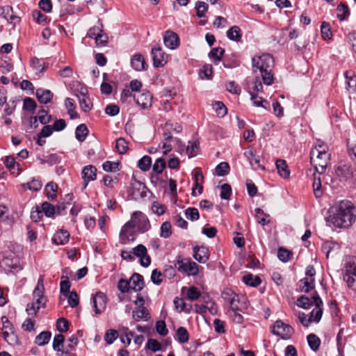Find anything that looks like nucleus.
Here are the masks:
<instances>
[{
    "label": "nucleus",
    "instance_id": "nucleus-1",
    "mask_svg": "<svg viewBox=\"0 0 356 356\" xmlns=\"http://www.w3.org/2000/svg\"><path fill=\"white\" fill-rule=\"evenodd\" d=\"M327 222L338 228L346 229L356 220V208L349 200H342L331 208Z\"/></svg>",
    "mask_w": 356,
    "mask_h": 356
},
{
    "label": "nucleus",
    "instance_id": "nucleus-2",
    "mask_svg": "<svg viewBox=\"0 0 356 356\" xmlns=\"http://www.w3.org/2000/svg\"><path fill=\"white\" fill-rule=\"evenodd\" d=\"M252 70L257 73L259 70L261 76L263 83L265 85L270 86L273 83V74L272 68L274 65L273 56L269 54H264L261 56L252 58Z\"/></svg>",
    "mask_w": 356,
    "mask_h": 356
},
{
    "label": "nucleus",
    "instance_id": "nucleus-3",
    "mask_svg": "<svg viewBox=\"0 0 356 356\" xmlns=\"http://www.w3.org/2000/svg\"><path fill=\"white\" fill-rule=\"evenodd\" d=\"M343 279L350 289H354L356 280V257L346 258L343 269Z\"/></svg>",
    "mask_w": 356,
    "mask_h": 356
},
{
    "label": "nucleus",
    "instance_id": "nucleus-4",
    "mask_svg": "<svg viewBox=\"0 0 356 356\" xmlns=\"http://www.w3.org/2000/svg\"><path fill=\"white\" fill-rule=\"evenodd\" d=\"M175 268H177L179 272L186 273L189 276H195L199 273L198 265L195 261H193L190 258L183 259L181 256L177 257Z\"/></svg>",
    "mask_w": 356,
    "mask_h": 356
},
{
    "label": "nucleus",
    "instance_id": "nucleus-5",
    "mask_svg": "<svg viewBox=\"0 0 356 356\" xmlns=\"http://www.w3.org/2000/svg\"><path fill=\"white\" fill-rule=\"evenodd\" d=\"M272 332L283 339H289L293 334L294 330L290 325L285 324L281 320H277L272 327Z\"/></svg>",
    "mask_w": 356,
    "mask_h": 356
},
{
    "label": "nucleus",
    "instance_id": "nucleus-6",
    "mask_svg": "<svg viewBox=\"0 0 356 356\" xmlns=\"http://www.w3.org/2000/svg\"><path fill=\"white\" fill-rule=\"evenodd\" d=\"M129 195L135 200L144 198L147 196V187L142 182L134 179L131 183Z\"/></svg>",
    "mask_w": 356,
    "mask_h": 356
},
{
    "label": "nucleus",
    "instance_id": "nucleus-7",
    "mask_svg": "<svg viewBox=\"0 0 356 356\" xmlns=\"http://www.w3.org/2000/svg\"><path fill=\"white\" fill-rule=\"evenodd\" d=\"M151 54L154 67H161L167 63L168 55L163 51L161 47L154 46L152 47Z\"/></svg>",
    "mask_w": 356,
    "mask_h": 356
},
{
    "label": "nucleus",
    "instance_id": "nucleus-8",
    "mask_svg": "<svg viewBox=\"0 0 356 356\" xmlns=\"http://www.w3.org/2000/svg\"><path fill=\"white\" fill-rule=\"evenodd\" d=\"M312 299L314 302L315 308H314L311 312L309 318L312 322L318 323L323 315L322 307L323 303L317 292H315L312 296Z\"/></svg>",
    "mask_w": 356,
    "mask_h": 356
},
{
    "label": "nucleus",
    "instance_id": "nucleus-9",
    "mask_svg": "<svg viewBox=\"0 0 356 356\" xmlns=\"http://www.w3.org/2000/svg\"><path fill=\"white\" fill-rule=\"evenodd\" d=\"M107 298L103 292L98 291L92 298V304L96 314H100L106 308Z\"/></svg>",
    "mask_w": 356,
    "mask_h": 356
},
{
    "label": "nucleus",
    "instance_id": "nucleus-10",
    "mask_svg": "<svg viewBox=\"0 0 356 356\" xmlns=\"http://www.w3.org/2000/svg\"><path fill=\"white\" fill-rule=\"evenodd\" d=\"M44 280L43 277L40 276L38 280L37 285L33 291V296L36 302L38 305H41L42 307H45L46 306V298L44 297Z\"/></svg>",
    "mask_w": 356,
    "mask_h": 356
},
{
    "label": "nucleus",
    "instance_id": "nucleus-11",
    "mask_svg": "<svg viewBox=\"0 0 356 356\" xmlns=\"http://www.w3.org/2000/svg\"><path fill=\"white\" fill-rule=\"evenodd\" d=\"M244 156L254 170L259 168L264 170V167L260 163L259 156L257 155L256 151L252 147L248 148L244 152Z\"/></svg>",
    "mask_w": 356,
    "mask_h": 356
},
{
    "label": "nucleus",
    "instance_id": "nucleus-12",
    "mask_svg": "<svg viewBox=\"0 0 356 356\" xmlns=\"http://www.w3.org/2000/svg\"><path fill=\"white\" fill-rule=\"evenodd\" d=\"M132 218H136L137 220L136 226L138 230L141 232L144 233L149 229V221L147 216L141 211H134L132 213Z\"/></svg>",
    "mask_w": 356,
    "mask_h": 356
},
{
    "label": "nucleus",
    "instance_id": "nucleus-13",
    "mask_svg": "<svg viewBox=\"0 0 356 356\" xmlns=\"http://www.w3.org/2000/svg\"><path fill=\"white\" fill-rule=\"evenodd\" d=\"M222 298L230 305L231 310H238V296L232 289H227L222 293Z\"/></svg>",
    "mask_w": 356,
    "mask_h": 356
},
{
    "label": "nucleus",
    "instance_id": "nucleus-14",
    "mask_svg": "<svg viewBox=\"0 0 356 356\" xmlns=\"http://www.w3.org/2000/svg\"><path fill=\"white\" fill-rule=\"evenodd\" d=\"M136 103L141 106L142 108L145 109L151 107L152 103V95L149 91H145L141 93L134 95Z\"/></svg>",
    "mask_w": 356,
    "mask_h": 356
},
{
    "label": "nucleus",
    "instance_id": "nucleus-15",
    "mask_svg": "<svg viewBox=\"0 0 356 356\" xmlns=\"http://www.w3.org/2000/svg\"><path fill=\"white\" fill-rule=\"evenodd\" d=\"M193 257L199 263L205 264L209 258V250L203 246L195 245L193 248Z\"/></svg>",
    "mask_w": 356,
    "mask_h": 356
},
{
    "label": "nucleus",
    "instance_id": "nucleus-16",
    "mask_svg": "<svg viewBox=\"0 0 356 356\" xmlns=\"http://www.w3.org/2000/svg\"><path fill=\"white\" fill-rule=\"evenodd\" d=\"M163 42L169 49H175L179 45V38L178 35L171 31H167L163 37Z\"/></svg>",
    "mask_w": 356,
    "mask_h": 356
},
{
    "label": "nucleus",
    "instance_id": "nucleus-17",
    "mask_svg": "<svg viewBox=\"0 0 356 356\" xmlns=\"http://www.w3.org/2000/svg\"><path fill=\"white\" fill-rule=\"evenodd\" d=\"M136 219L132 218L127 222L121 229L120 233V242L122 244H127L130 241L129 238V236L127 235V232L129 229H134L135 227H136Z\"/></svg>",
    "mask_w": 356,
    "mask_h": 356
},
{
    "label": "nucleus",
    "instance_id": "nucleus-18",
    "mask_svg": "<svg viewBox=\"0 0 356 356\" xmlns=\"http://www.w3.org/2000/svg\"><path fill=\"white\" fill-rule=\"evenodd\" d=\"M131 289L136 292L140 291L145 286V282L143 277L137 273H134L130 279Z\"/></svg>",
    "mask_w": 356,
    "mask_h": 356
},
{
    "label": "nucleus",
    "instance_id": "nucleus-19",
    "mask_svg": "<svg viewBox=\"0 0 356 356\" xmlns=\"http://www.w3.org/2000/svg\"><path fill=\"white\" fill-rule=\"evenodd\" d=\"M131 65L136 71L146 70L148 67L144 57L140 54H136L133 56L131 60Z\"/></svg>",
    "mask_w": 356,
    "mask_h": 356
},
{
    "label": "nucleus",
    "instance_id": "nucleus-20",
    "mask_svg": "<svg viewBox=\"0 0 356 356\" xmlns=\"http://www.w3.org/2000/svg\"><path fill=\"white\" fill-rule=\"evenodd\" d=\"M35 96L41 104H47L51 101L53 93L49 90L38 88L36 90Z\"/></svg>",
    "mask_w": 356,
    "mask_h": 356
},
{
    "label": "nucleus",
    "instance_id": "nucleus-21",
    "mask_svg": "<svg viewBox=\"0 0 356 356\" xmlns=\"http://www.w3.org/2000/svg\"><path fill=\"white\" fill-rule=\"evenodd\" d=\"M353 174V168L351 166L348 165H340L336 170V175L337 177L344 180H348L352 178Z\"/></svg>",
    "mask_w": 356,
    "mask_h": 356
},
{
    "label": "nucleus",
    "instance_id": "nucleus-22",
    "mask_svg": "<svg viewBox=\"0 0 356 356\" xmlns=\"http://www.w3.org/2000/svg\"><path fill=\"white\" fill-rule=\"evenodd\" d=\"M70 233L65 229H60L53 236V241L57 245H64L69 241Z\"/></svg>",
    "mask_w": 356,
    "mask_h": 356
},
{
    "label": "nucleus",
    "instance_id": "nucleus-23",
    "mask_svg": "<svg viewBox=\"0 0 356 356\" xmlns=\"http://www.w3.org/2000/svg\"><path fill=\"white\" fill-rule=\"evenodd\" d=\"M79 98V104L83 111L87 113L92 109V103L86 94L81 91L79 95H76Z\"/></svg>",
    "mask_w": 356,
    "mask_h": 356
},
{
    "label": "nucleus",
    "instance_id": "nucleus-24",
    "mask_svg": "<svg viewBox=\"0 0 356 356\" xmlns=\"http://www.w3.org/2000/svg\"><path fill=\"white\" fill-rule=\"evenodd\" d=\"M133 318L135 321H147L150 318L149 313L145 307H138L133 311Z\"/></svg>",
    "mask_w": 356,
    "mask_h": 356
},
{
    "label": "nucleus",
    "instance_id": "nucleus-25",
    "mask_svg": "<svg viewBox=\"0 0 356 356\" xmlns=\"http://www.w3.org/2000/svg\"><path fill=\"white\" fill-rule=\"evenodd\" d=\"M97 169L95 166L89 165L85 166L81 172L82 178L88 181H93L97 177Z\"/></svg>",
    "mask_w": 356,
    "mask_h": 356
},
{
    "label": "nucleus",
    "instance_id": "nucleus-26",
    "mask_svg": "<svg viewBox=\"0 0 356 356\" xmlns=\"http://www.w3.org/2000/svg\"><path fill=\"white\" fill-rule=\"evenodd\" d=\"M344 75L346 79V89L352 90L353 92L356 91V76L355 72L353 71H346Z\"/></svg>",
    "mask_w": 356,
    "mask_h": 356
},
{
    "label": "nucleus",
    "instance_id": "nucleus-27",
    "mask_svg": "<svg viewBox=\"0 0 356 356\" xmlns=\"http://www.w3.org/2000/svg\"><path fill=\"white\" fill-rule=\"evenodd\" d=\"M225 54V49L221 47H216L211 50L209 54V58L213 60V63L218 65L222 60Z\"/></svg>",
    "mask_w": 356,
    "mask_h": 356
},
{
    "label": "nucleus",
    "instance_id": "nucleus-28",
    "mask_svg": "<svg viewBox=\"0 0 356 356\" xmlns=\"http://www.w3.org/2000/svg\"><path fill=\"white\" fill-rule=\"evenodd\" d=\"M57 189L58 185L53 181H50L46 185V196L49 201H54L56 200Z\"/></svg>",
    "mask_w": 356,
    "mask_h": 356
},
{
    "label": "nucleus",
    "instance_id": "nucleus-29",
    "mask_svg": "<svg viewBox=\"0 0 356 356\" xmlns=\"http://www.w3.org/2000/svg\"><path fill=\"white\" fill-rule=\"evenodd\" d=\"M242 280L246 285L252 287L258 286L261 282V280L259 276H254L251 273L243 275Z\"/></svg>",
    "mask_w": 356,
    "mask_h": 356
},
{
    "label": "nucleus",
    "instance_id": "nucleus-30",
    "mask_svg": "<svg viewBox=\"0 0 356 356\" xmlns=\"http://www.w3.org/2000/svg\"><path fill=\"white\" fill-rule=\"evenodd\" d=\"M227 37L230 40L236 42L241 40L242 33L241 29L238 26H232L227 31Z\"/></svg>",
    "mask_w": 356,
    "mask_h": 356
},
{
    "label": "nucleus",
    "instance_id": "nucleus-31",
    "mask_svg": "<svg viewBox=\"0 0 356 356\" xmlns=\"http://www.w3.org/2000/svg\"><path fill=\"white\" fill-rule=\"evenodd\" d=\"M300 282L302 284V286H300L301 292L309 293L315 287L314 278L304 277L300 280Z\"/></svg>",
    "mask_w": 356,
    "mask_h": 356
},
{
    "label": "nucleus",
    "instance_id": "nucleus-32",
    "mask_svg": "<svg viewBox=\"0 0 356 356\" xmlns=\"http://www.w3.org/2000/svg\"><path fill=\"white\" fill-rule=\"evenodd\" d=\"M276 168L277 169L278 173L280 175L286 179L289 177L290 171L288 170V167L286 163L284 160L278 159L276 161Z\"/></svg>",
    "mask_w": 356,
    "mask_h": 356
},
{
    "label": "nucleus",
    "instance_id": "nucleus-33",
    "mask_svg": "<svg viewBox=\"0 0 356 356\" xmlns=\"http://www.w3.org/2000/svg\"><path fill=\"white\" fill-rule=\"evenodd\" d=\"M88 129L85 124H81L76 127L75 130V136L76 138L80 141L83 142L86 140V136L88 134Z\"/></svg>",
    "mask_w": 356,
    "mask_h": 356
},
{
    "label": "nucleus",
    "instance_id": "nucleus-34",
    "mask_svg": "<svg viewBox=\"0 0 356 356\" xmlns=\"http://www.w3.org/2000/svg\"><path fill=\"white\" fill-rule=\"evenodd\" d=\"M314 305V302L312 299V296L309 298L305 295H302L297 299V305L299 307L303 308L305 309H309Z\"/></svg>",
    "mask_w": 356,
    "mask_h": 356
},
{
    "label": "nucleus",
    "instance_id": "nucleus-35",
    "mask_svg": "<svg viewBox=\"0 0 356 356\" xmlns=\"http://www.w3.org/2000/svg\"><path fill=\"white\" fill-rule=\"evenodd\" d=\"M31 66L38 71V75L41 76L47 68L48 65H46L44 63H41L39 58L34 57L31 60Z\"/></svg>",
    "mask_w": 356,
    "mask_h": 356
},
{
    "label": "nucleus",
    "instance_id": "nucleus-36",
    "mask_svg": "<svg viewBox=\"0 0 356 356\" xmlns=\"http://www.w3.org/2000/svg\"><path fill=\"white\" fill-rule=\"evenodd\" d=\"M51 333L49 331L41 332L36 337L35 342L38 346H42L47 344L51 339Z\"/></svg>",
    "mask_w": 356,
    "mask_h": 356
},
{
    "label": "nucleus",
    "instance_id": "nucleus-37",
    "mask_svg": "<svg viewBox=\"0 0 356 356\" xmlns=\"http://www.w3.org/2000/svg\"><path fill=\"white\" fill-rule=\"evenodd\" d=\"M307 343L309 348L314 352L319 349L321 345V339L314 334H309L307 337Z\"/></svg>",
    "mask_w": 356,
    "mask_h": 356
},
{
    "label": "nucleus",
    "instance_id": "nucleus-38",
    "mask_svg": "<svg viewBox=\"0 0 356 356\" xmlns=\"http://www.w3.org/2000/svg\"><path fill=\"white\" fill-rule=\"evenodd\" d=\"M254 211L255 218H257V221L259 224L264 226L270 222V220H267V218L269 217V215L264 213L261 209L257 208L255 209Z\"/></svg>",
    "mask_w": 356,
    "mask_h": 356
},
{
    "label": "nucleus",
    "instance_id": "nucleus-39",
    "mask_svg": "<svg viewBox=\"0 0 356 356\" xmlns=\"http://www.w3.org/2000/svg\"><path fill=\"white\" fill-rule=\"evenodd\" d=\"M64 340L65 337L62 334H56L52 344L54 350L62 353V350H64Z\"/></svg>",
    "mask_w": 356,
    "mask_h": 356
},
{
    "label": "nucleus",
    "instance_id": "nucleus-40",
    "mask_svg": "<svg viewBox=\"0 0 356 356\" xmlns=\"http://www.w3.org/2000/svg\"><path fill=\"white\" fill-rule=\"evenodd\" d=\"M311 163H313L314 156H316L317 160H323V159H330V154H327V152L325 151V147L323 149H318L317 148H314L311 151Z\"/></svg>",
    "mask_w": 356,
    "mask_h": 356
},
{
    "label": "nucleus",
    "instance_id": "nucleus-41",
    "mask_svg": "<svg viewBox=\"0 0 356 356\" xmlns=\"http://www.w3.org/2000/svg\"><path fill=\"white\" fill-rule=\"evenodd\" d=\"M2 337L9 345L15 346L18 343L17 337L13 331L9 332L8 330H3Z\"/></svg>",
    "mask_w": 356,
    "mask_h": 356
},
{
    "label": "nucleus",
    "instance_id": "nucleus-42",
    "mask_svg": "<svg viewBox=\"0 0 356 356\" xmlns=\"http://www.w3.org/2000/svg\"><path fill=\"white\" fill-rule=\"evenodd\" d=\"M42 211L48 218H54L56 214V207L48 202L42 204Z\"/></svg>",
    "mask_w": 356,
    "mask_h": 356
},
{
    "label": "nucleus",
    "instance_id": "nucleus-43",
    "mask_svg": "<svg viewBox=\"0 0 356 356\" xmlns=\"http://www.w3.org/2000/svg\"><path fill=\"white\" fill-rule=\"evenodd\" d=\"M152 164V159L149 156H143L138 163V167L143 172H146L149 170Z\"/></svg>",
    "mask_w": 356,
    "mask_h": 356
},
{
    "label": "nucleus",
    "instance_id": "nucleus-44",
    "mask_svg": "<svg viewBox=\"0 0 356 356\" xmlns=\"http://www.w3.org/2000/svg\"><path fill=\"white\" fill-rule=\"evenodd\" d=\"M62 156L59 154H51L45 159L41 160L42 163H48L51 165L60 163Z\"/></svg>",
    "mask_w": 356,
    "mask_h": 356
},
{
    "label": "nucleus",
    "instance_id": "nucleus-45",
    "mask_svg": "<svg viewBox=\"0 0 356 356\" xmlns=\"http://www.w3.org/2000/svg\"><path fill=\"white\" fill-rule=\"evenodd\" d=\"M329 159H323V160H314L313 159V163L314 165V168L316 169V171L319 174L321 175L324 173L325 171V169L327 168V161Z\"/></svg>",
    "mask_w": 356,
    "mask_h": 356
},
{
    "label": "nucleus",
    "instance_id": "nucleus-46",
    "mask_svg": "<svg viewBox=\"0 0 356 356\" xmlns=\"http://www.w3.org/2000/svg\"><path fill=\"white\" fill-rule=\"evenodd\" d=\"M292 257V252L284 248H280L277 251V257L282 262L289 261Z\"/></svg>",
    "mask_w": 356,
    "mask_h": 356
},
{
    "label": "nucleus",
    "instance_id": "nucleus-47",
    "mask_svg": "<svg viewBox=\"0 0 356 356\" xmlns=\"http://www.w3.org/2000/svg\"><path fill=\"white\" fill-rule=\"evenodd\" d=\"M177 340L181 343H186L188 341L189 335L187 330L184 327H179L177 330Z\"/></svg>",
    "mask_w": 356,
    "mask_h": 356
},
{
    "label": "nucleus",
    "instance_id": "nucleus-48",
    "mask_svg": "<svg viewBox=\"0 0 356 356\" xmlns=\"http://www.w3.org/2000/svg\"><path fill=\"white\" fill-rule=\"evenodd\" d=\"M314 193L316 198H319L323 195V191L321 190V180L320 177H316L314 175V179L313 182Z\"/></svg>",
    "mask_w": 356,
    "mask_h": 356
},
{
    "label": "nucleus",
    "instance_id": "nucleus-49",
    "mask_svg": "<svg viewBox=\"0 0 356 356\" xmlns=\"http://www.w3.org/2000/svg\"><path fill=\"white\" fill-rule=\"evenodd\" d=\"M229 165L227 162H221L216 167V173L218 176L223 177L229 173Z\"/></svg>",
    "mask_w": 356,
    "mask_h": 356
},
{
    "label": "nucleus",
    "instance_id": "nucleus-50",
    "mask_svg": "<svg viewBox=\"0 0 356 356\" xmlns=\"http://www.w3.org/2000/svg\"><path fill=\"white\" fill-rule=\"evenodd\" d=\"M186 217L191 220H197L200 218L199 211L195 207H188L185 210Z\"/></svg>",
    "mask_w": 356,
    "mask_h": 356
},
{
    "label": "nucleus",
    "instance_id": "nucleus-51",
    "mask_svg": "<svg viewBox=\"0 0 356 356\" xmlns=\"http://www.w3.org/2000/svg\"><path fill=\"white\" fill-rule=\"evenodd\" d=\"M196 15L198 17H203L208 10V5L204 1H197L195 3Z\"/></svg>",
    "mask_w": 356,
    "mask_h": 356
},
{
    "label": "nucleus",
    "instance_id": "nucleus-52",
    "mask_svg": "<svg viewBox=\"0 0 356 356\" xmlns=\"http://www.w3.org/2000/svg\"><path fill=\"white\" fill-rule=\"evenodd\" d=\"M172 234L171 224L169 221H165L161 226L160 236L162 238H168Z\"/></svg>",
    "mask_w": 356,
    "mask_h": 356
},
{
    "label": "nucleus",
    "instance_id": "nucleus-53",
    "mask_svg": "<svg viewBox=\"0 0 356 356\" xmlns=\"http://www.w3.org/2000/svg\"><path fill=\"white\" fill-rule=\"evenodd\" d=\"M250 95L251 97V100L253 102V105L257 107H262L264 108H266V106L264 104V103L268 104V102L265 99H264L261 97H258L257 94L250 92Z\"/></svg>",
    "mask_w": 356,
    "mask_h": 356
},
{
    "label": "nucleus",
    "instance_id": "nucleus-54",
    "mask_svg": "<svg viewBox=\"0 0 356 356\" xmlns=\"http://www.w3.org/2000/svg\"><path fill=\"white\" fill-rule=\"evenodd\" d=\"M165 166L166 162L165 159L163 158H159L155 161L152 166V170L154 172L157 174H161L163 172V169L165 168Z\"/></svg>",
    "mask_w": 356,
    "mask_h": 356
},
{
    "label": "nucleus",
    "instance_id": "nucleus-55",
    "mask_svg": "<svg viewBox=\"0 0 356 356\" xmlns=\"http://www.w3.org/2000/svg\"><path fill=\"white\" fill-rule=\"evenodd\" d=\"M119 165L118 162L107 161L102 164V168L106 172H116L120 170Z\"/></svg>",
    "mask_w": 356,
    "mask_h": 356
},
{
    "label": "nucleus",
    "instance_id": "nucleus-56",
    "mask_svg": "<svg viewBox=\"0 0 356 356\" xmlns=\"http://www.w3.org/2000/svg\"><path fill=\"white\" fill-rule=\"evenodd\" d=\"M118 332L114 329L107 330L104 335V340L108 344H111L118 338Z\"/></svg>",
    "mask_w": 356,
    "mask_h": 356
},
{
    "label": "nucleus",
    "instance_id": "nucleus-57",
    "mask_svg": "<svg viewBox=\"0 0 356 356\" xmlns=\"http://www.w3.org/2000/svg\"><path fill=\"white\" fill-rule=\"evenodd\" d=\"M40 307H42L41 305H38L36 300H35L32 303L27 305L26 311L29 316H35Z\"/></svg>",
    "mask_w": 356,
    "mask_h": 356
},
{
    "label": "nucleus",
    "instance_id": "nucleus-58",
    "mask_svg": "<svg viewBox=\"0 0 356 356\" xmlns=\"http://www.w3.org/2000/svg\"><path fill=\"white\" fill-rule=\"evenodd\" d=\"M213 108L219 117H224L227 113V109L222 102H216L213 104Z\"/></svg>",
    "mask_w": 356,
    "mask_h": 356
},
{
    "label": "nucleus",
    "instance_id": "nucleus-59",
    "mask_svg": "<svg viewBox=\"0 0 356 356\" xmlns=\"http://www.w3.org/2000/svg\"><path fill=\"white\" fill-rule=\"evenodd\" d=\"M115 148L119 154H124L128 149V145H127V141L122 138H120L117 139L116 144H115Z\"/></svg>",
    "mask_w": 356,
    "mask_h": 356
},
{
    "label": "nucleus",
    "instance_id": "nucleus-60",
    "mask_svg": "<svg viewBox=\"0 0 356 356\" xmlns=\"http://www.w3.org/2000/svg\"><path fill=\"white\" fill-rule=\"evenodd\" d=\"M47 111L43 107L38 111L39 116L38 117V120L42 124H47L50 122L51 116L47 115Z\"/></svg>",
    "mask_w": 356,
    "mask_h": 356
},
{
    "label": "nucleus",
    "instance_id": "nucleus-61",
    "mask_svg": "<svg viewBox=\"0 0 356 356\" xmlns=\"http://www.w3.org/2000/svg\"><path fill=\"white\" fill-rule=\"evenodd\" d=\"M321 35L324 40L330 39L332 33L329 23L323 22L321 26Z\"/></svg>",
    "mask_w": 356,
    "mask_h": 356
},
{
    "label": "nucleus",
    "instance_id": "nucleus-62",
    "mask_svg": "<svg viewBox=\"0 0 356 356\" xmlns=\"http://www.w3.org/2000/svg\"><path fill=\"white\" fill-rule=\"evenodd\" d=\"M118 290L122 293H128L131 289L130 282L125 279H120L118 283Z\"/></svg>",
    "mask_w": 356,
    "mask_h": 356
},
{
    "label": "nucleus",
    "instance_id": "nucleus-63",
    "mask_svg": "<svg viewBox=\"0 0 356 356\" xmlns=\"http://www.w3.org/2000/svg\"><path fill=\"white\" fill-rule=\"evenodd\" d=\"M146 348L151 350L153 352H157L161 350V343L154 339H149L146 343Z\"/></svg>",
    "mask_w": 356,
    "mask_h": 356
},
{
    "label": "nucleus",
    "instance_id": "nucleus-64",
    "mask_svg": "<svg viewBox=\"0 0 356 356\" xmlns=\"http://www.w3.org/2000/svg\"><path fill=\"white\" fill-rule=\"evenodd\" d=\"M201 296V293L195 286H191L188 289L187 298L190 300H196Z\"/></svg>",
    "mask_w": 356,
    "mask_h": 356
}]
</instances>
